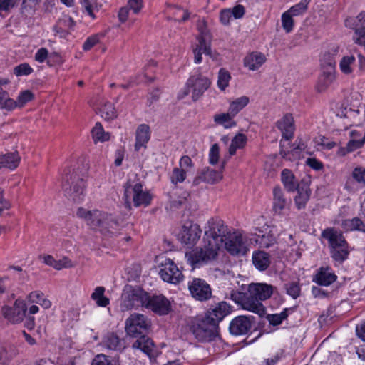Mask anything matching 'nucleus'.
Segmentation results:
<instances>
[{"label":"nucleus","instance_id":"obj_15","mask_svg":"<svg viewBox=\"0 0 365 365\" xmlns=\"http://www.w3.org/2000/svg\"><path fill=\"white\" fill-rule=\"evenodd\" d=\"M223 242L226 250L233 256L244 255L248 250L246 241L239 231L228 233Z\"/></svg>","mask_w":365,"mask_h":365},{"label":"nucleus","instance_id":"obj_14","mask_svg":"<svg viewBox=\"0 0 365 365\" xmlns=\"http://www.w3.org/2000/svg\"><path fill=\"white\" fill-rule=\"evenodd\" d=\"M27 311V305L24 300L16 299L12 307L5 305L1 308V313L5 319L12 324L21 322Z\"/></svg>","mask_w":365,"mask_h":365},{"label":"nucleus","instance_id":"obj_63","mask_svg":"<svg viewBox=\"0 0 365 365\" xmlns=\"http://www.w3.org/2000/svg\"><path fill=\"white\" fill-rule=\"evenodd\" d=\"M229 10L231 12L233 18L235 19H240L242 18L245 14V9L244 6L241 4H237L232 9H229Z\"/></svg>","mask_w":365,"mask_h":365},{"label":"nucleus","instance_id":"obj_2","mask_svg":"<svg viewBox=\"0 0 365 365\" xmlns=\"http://www.w3.org/2000/svg\"><path fill=\"white\" fill-rule=\"evenodd\" d=\"M150 327V320L142 314H132L125 320V329L127 334L138 338L133 343L132 348L140 350L151 359L156 356L157 351L153 340L146 336Z\"/></svg>","mask_w":365,"mask_h":365},{"label":"nucleus","instance_id":"obj_47","mask_svg":"<svg viewBox=\"0 0 365 365\" xmlns=\"http://www.w3.org/2000/svg\"><path fill=\"white\" fill-rule=\"evenodd\" d=\"M231 80V75L230 72L225 68H220L218 72V77L217 85L220 90L225 91L229 86V82Z\"/></svg>","mask_w":365,"mask_h":365},{"label":"nucleus","instance_id":"obj_38","mask_svg":"<svg viewBox=\"0 0 365 365\" xmlns=\"http://www.w3.org/2000/svg\"><path fill=\"white\" fill-rule=\"evenodd\" d=\"M295 307L284 308L280 313L269 314L267 319L270 324L278 326L285 320L288 316L295 311Z\"/></svg>","mask_w":365,"mask_h":365},{"label":"nucleus","instance_id":"obj_60","mask_svg":"<svg viewBox=\"0 0 365 365\" xmlns=\"http://www.w3.org/2000/svg\"><path fill=\"white\" fill-rule=\"evenodd\" d=\"M220 158V147L218 144H213L209 150V163L211 165L217 163Z\"/></svg>","mask_w":365,"mask_h":365},{"label":"nucleus","instance_id":"obj_9","mask_svg":"<svg viewBox=\"0 0 365 365\" xmlns=\"http://www.w3.org/2000/svg\"><path fill=\"white\" fill-rule=\"evenodd\" d=\"M210 81L208 78L201 74L191 76L187 81L185 88L179 93V98H183L190 93H192V98L194 101L208 89L210 86Z\"/></svg>","mask_w":365,"mask_h":365},{"label":"nucleus","instance_id":"obj_19","mask_svg":"<svg viewBox=\"0 0 365 365\" xmlns=\"http://www.w3.org/2000/svg\"><path fill=\"white\" fill-rule=\"evenodd\" d=\"M225 163L223 162L220 170H215L212 168L206 167L203 168L197 176L193 180V184L198 185L200 182H204L208 184H215L222 178V170L225 168Z\"/></svg>","mask_w":365,"mask_h":365},{"label":"nucleus","instance_id":"obj_53","mask_svg":"<svg viewBox=\"0 0 365 365\" xmlns=\"http://www.w3.org/2000/svg\"><path fill=\"white\" fill-rule=\"evenodd\" d=\"M34 72V69L27 63H20L14 68L13 73L17 76H29Z\"/></svg>","mask_w":365,"mask_h":365},{"label":"nucleus","instance_id":"obj_29","mask_svg":"<svg viewBox=\"0 0 365 365\" xmlns=\"http://www.w3.org/2000/svg\"><path fill=\"white\" fill-rule=\"evenodd\" d=\"M335 73L336 71L323 70L316 86L318 92L325 91L332 84L336 78Z\"/></svg>","mask_w":365,"mask_h":365},{"label":"nucleus","instance_id":"obj_37","mask_svg":"<svg viewBox=\"0 0 365 365\" xmlns=\"http://www.w3.org/2000/svg\"><path fill=\"white\" fill-rule=\"evenodd\" d=\"M106 289L104 287H97L91 294V298L96 305L100 307H106L110 304V299L105 296Z\"/></svg>","mask_w":365,"mask_h":365},{"label":"nucleus","instance_id":"obj_23","mask_svg":"<svg viewBox=\"0 0 365 365\" xmlns=\"http://www.w3.org/2000/svg\"><path fill=\"white\" fill-rule=\"evenodd\" d=\"M338 52L339 47L334 46L322 53L320 65L322 70L336 71V56Z\"/></svg>","mask_w":365,"mask_h":365},{"label":"nucleus","instance_id":"obj_39","mask_svg":"<svg viewBox=\"0 0 365 365\" xmlns=\"http://www.w3.org/2000/svg\"><path fill=\"white\" fill-rule=\"evenodd\" d=\"M247 141V138L245 134L237 133L231 140L228 150L230 155H234L238 149L244 148Z\"/></svg>","mask_w":365,"mask_h":365},{"label":"nucleus","instance_id":"obj_20","mask_svg":"<svg viewBox=\"0 0 365 365\" xmlns=\"http://www.w3.org/2000/svg\"><path fill=\"white\" fill-rule=\"evenodd\" d=\"M338 279L337 275L329 266L318 268L313 276L312 281L319 286L329 287Z\"/></svg>","mask_w":365,"mask_h":365},{"label":"nucleus","instance_id":"obj_22","mask_svg":"<svg viewBox=\"0 0 365 365\" xmlns=\"http://www.w3.org/2000/svg\"><path fill=\"white\" fill-rule=\"evenodd\" d=\"M277 128L282 132V138L290 140L295 130L294 120L292 114L287 113L276 123Z\"/></svg>","mask_w":365,"mask_h":365},{"label":"nucleus","instance_id":"obj_35","mask_svg":"<svg viewBox=\"0 0 365 365\" xmlns=\"http://www.w3.org/2000/svg\"><path fill=\"white\" fill-rule=\"evenodd\" d=\"M341 227L346 231H359L365 233V223L358 217L343 220Z\"/></svg>","mask_w":365,"mask_h":365},{"label":"nucleus","instance_id":"obj_26","mask_svg":"<svg viewBox=\"0 0 365 365\" xmlns=\"http://www.w3.org/2000/svg\"><path fill=\"white\" fill-rule=\"evenodd\" d=\"M266 61V56L264 53L258 51H253L247 54L243 61L244 66L250 71L258 70Z\"/></svg>","mask_w":365,"mask_h":365},{"label":"nucleus","instance_id":"obj_55","mask_svg":"<svg viewBox=\"0 0 365 365\" xmlns=\"http://www.w3.org/2000/svg\"><path fill=\"white\" fill-rule=\"evenodd\" d=\"M359 115V110L358 109L352 108H341L338 111L337 115L341 118H346L349 119H355Z\"/></svg>","mask_w":365,"mask_h":365},{"label":"nucleus","instance_id":"obj_33","mask_svg":"<svg viewBox=\"0 0 365 365\" xmlns=\"http://www.w3.org/2000/svg\"><path fill=\"white\" fill-rule=\"evenodd\" d=\"M26 300L31 304H38L46 309H49L52 304L51 301L45 297L44 294L38 290L30 292L26 296Z\"/></svg>","mask_w":365,"mask_h":365},{"label":"nucleus","instance_id":"obj_4","mask_svg":"<svg viewBox=\"0 0 365 365\" xmlns=\"http://www.w3.org/2000/svg\"><path fill=\"white\" fill-rule=\"evenodd\" d=\"M62 178V189L64 195L75 202H81L86 196V175L78 170L68 169L64 171Z\"/></svg>","mask_w":365,"mask_h":365},{"label":"nucleus","instance_id":"obj_52","mask_svg":"<svg viewBox=\"0 0 365 365\" xmlns=\"http://www.w3.org/2000/svg\"><path fill=\"white\" fill-rule=\"evenodd\" d=\"M186 177L187 173L183 168H175L170 175V181L173 184L177 185L184 182Z\"/></svg>","mask_w":365,"mask_h":365},{"label":"nucleus","instance_id":"obj_45","mask_svg":"<svg viewBox=\"0 0 365 365\" xmlns=\"http://www.w3.org/2000/svg\"><path fill=\"white\" fill-rule=\"evenodd\" d=\"M81 4L84 11L94 19L96 18L95 12L98 11L101 7L97 0H81Z\"/></svg>","mask_w":365,"mask_h":365},{"label":"nucleus","instance_id":"obj_56","mask_svg":"<svg viewBox=\"0 0 365 365\" xmlns=\"http://www.w3.org/2000/svg\"><path fill=\"white\" fill-rule=\"evenodd\" d=\"M353 179L359 184L365 186V168L356 167L351 173Z\"/></svg>","mask_w":365,"mask_h":365},{"label":"nucleus","instance_id":"obj_1","mask_svg":"<svg viewBox=\"0 0 365 365\" xmlns=\"http://www.w3.org/2000/svg\"><path fill=\"white\" fill-rule=\"evenodd\" d=\"M230 232L221 219H210L205 227L204 245L185 254L187 264L195 269L215 261L222 243Z\"/></svg>","mask_w":365,"mask_h":365},{"label":"nucleus","instance_id":"obj_6","mask_svg":"<svg viewBox=\"0 0 365 365\" xmlns=\"http://www.w3.org/2000/svg\"><path fill=\"white\" fill-rule=\"evenodd\" d=\"M124 195L123 199L126 207H131V202L135 207H147L152 200V195L148 190L143 189V185L141 182H133L130 180H128L123 185Z\"/></svg>","mask_w":365,"mask_h":365},{"label":"nucleus","instance_id":"obj_51","mask_svg":"<svg viewBox=\"0 0 365 365\" xmlns=\"http://www.w3.org/2000/svg\"><path fill=\"white\" fill-rule=\"evenodd\" d=\"M34 98V94L31 91L29 90L24 91L21 92L16 101H14V103L16 104L15 108L19 107L21 108L24 106L28 102L31 101Z\"/></svg>","mask_w":365,"mask_h":365},{"label":"nucleus","instance_id":"obj_64","mask_svg":"<svg viewBox=\"0 0 365 365\" xmlns=\"http://www.w3.org/2000/svg\"><path fill=\"white\" fill-rule=\"evenodd\" d=\"M245 295L246 293H243L237 290H232L230 293V299L236 304L241 305L242 307Z\"/></svg>","mask_w":365,"mask_h":365},{"label":"nucleus","instance_id":"obj_25","mask_svg":"<svg viewBox=\"0 0 365 365\" xmlns=\"http://www.w3.org/2000/svg\"><path fill=\"white\" fill-rule=\"evenodd\" d=\"M242 309L257 314L260 317L265 314V307L262 303L248 291L244 299Z\"/></svg>","mask_w":365,"mask_h":365},{"label":"nucleus","instance_id":"obj_54","mask_svg":"<svg viewBox=\"0 0 365 365\" xmlns=\"http://www.w3.org/2000/svg\"><path fill=\"white\" fill-rule=\"evenodd\" d=\"M292 15L287 11L282 14V26L287 33H290L294 28V20Z\"/></svg>","mask_w":365,"mask_h":365},{"label":"nucleus","instance_id":"obj_17","mask_svg":"<svg viewBox=\"0 0 365 365\" xmlns=\"http://www.w3.org/2000/svg\"><path fill=\"white\" fill-rule=\"evenodd\" d=\"M189 290L192 296L199 301H206L212 296L210 286L204 279L200 278L194 279L189 284Z\"/></svg>","mask_w":365,"mask_h":365},{"label":"nucleus","instance_id":"obj_24","mask_svg":"<svg viewBox=\"0 0 365 365\" xmlns=\"http://www.w3.org/2000/svg\"><path fill=\"white\" fill-rule=\"evenodd\" d=\"M248 292L262 302L271 297L273 292V287L267 284H251L249 285Z\"/></svg>","mask_w":365,"mask_h":365},{"label":"nucleus","instance_id":"obj_59","mask_svg":"<svg viewBox=\"0 0 365 365\" xmlns=\"http://www.w3.org/2000/svg\"><path fill=\"white\" fill-rule=\"evenodd\" d=\"M101 36V34H96L88 37L83 44V49L85 51L91 50L94 46H96L100 41Z\"/></svg>","mask_w":365,"mask_h":365},{"label":"nucleus","instance_id":"obj_8","mask_svg":"<svg viewBox=\"0 0 365 365\" xmlns=\"http://www.w3.org/2000/svg\"><path fill=\"white\" fill-rule=\"evenodd\" d=\"M148 292L140 287H132L124 290L122 295L120 309L123 312L133 309L145 308Z\"/></svg>","mask_w":365,"mask_h":365},{"label":"nucleus","instance_id":"obj_36","mask_svg":"<svg viewBox=\"0 0 365 365\" xmlns=\"http://www.w3.org/2000/svg\"><path fill=\"white\" fill-rule=\"evenodd\" d=\"M281 180L284 187L289 192H294L299 188L294 174L289 169H284L282 171Z\"/></svg>","mask_w":365,"mask_h":365},{"label":"nucleus","instance_id":"obj_41","mask_svg":"<svg viewBox=\"0 0 365 365\" xmlns=\"http://www.w3.org/2000/svg\"><path fill=\"white\" fill-rule=\"evenodd\" d=\"M356 62L354 56H344L339 62V68L345 75L351 74L354 71V66Z\"/></svg>","mask_w":365,"mask_h":365},{"label":"nucleus","instance_id":"obj_34","mask_svg":"<svg viewBox=\"0 0 365 365\" xmlns=\"http://www.w3.org/2000/svg\"><path fill=\"white\" fill-rule=\"evenodd\" d=\"M235 116L230 111L216 114L213 117L214 122L219 125L223 126L225 129H230L237 126V123L234 120Z\"/></svg>","mask_w":365,"mask_h":365},{"label":"nucleus","instance_id":"obj_49","mask_svg":"<svg viewBox=\"0 0 365 365\" xmlns=\"http://www.w3.org/2000/svg\"><path fill=\"white\" fill-rule=\"evenodd\" d=\"M311 1L312 0H300L299 3L292 6L287 11L293 16L302 15L307 11L308 5Z\"/></svg>","mask_w":365,"mask_h":365},{"label":"nucleus","instance_id":"obj_11","mask_svg":"<svg viewBox=\"0 0 365 365\" xmlns=\"http://www.w3.org/2000/svg\"><path fill=\"white\" fill-rule=\"evenodd\" d=\"M197 43L193 48L194 62L199 64L202 62V55L212 56V35L206 27L199 29V34L196 37Z\"/></svg>","mask_w":365,"mask_h":365},{"label":"nucleus","instance_id":"obj_27","mask_svg":"<svg viewBox=\"0 0 365 365\" xmlns=\"http://www.w3.org/2000/svg\"><path fill=\"white\" fill-rule=\"evenodd\" d=\"M150 129L147 124H140L136 129L135 150L139 151L142 148H145L150 138Z\"/></svg>","mask_w":365,"mask_h":365},{"label":"nucleus","instance_id":"obj_30","mask_svg":"<svg viewBox=\"0 0 365 365\" xmlns=\"http://www.w3.org/2000/svg\"><path fill=\"white\" fill-rule=\"evenodd\" d=\"M273 210L275 213L281 214L288 205L287 200L279 187L273 189Z\"/></svg>","mask_w":365,"mask_h":365},{"label":"nucleus","instance_id":"obj_40","mask_svg":"<svg viewBox=\"0 0 365 365\" xmlns=\"http://www.w3.org/2000/svg\"><path fill=\"white\" fill-rule=\"evenodd\" d=\"M358 134V131L352 130L350 131V136L351 139L346 144L347 152H353L357 149H359L365 144V132L361 139L356 138V135Z\"/></svg>","mask_w":365,"mask_h":365},{"label":"nucleus","instance_id":"obj_62","mask_svg":"<svg viewBox=\"0 0 365 365\" xmlns=\"http://www.w3.org/2000/svg\"><path fill=\"white\" fill-rule=\"evenodd\" d=\"M35 61L38 63H43L46 59L49 60V53L48 51L46 48H39L35 53L34 56Z\"/></svg>","mask_w":365,"mask_h":365},{"label":"nucleus","instance_id":"obj_50","mask_svg":"<svg viewBox=\"0 0 365 365\" xmlns=\"http://www.w3.org/2000/svg\"><path fill=\"white\" fill-rule=\"evenodd\" d=\"M286 293L292 299H297L301 294V287L298 282H289L284 285Z\"/></svg>","mask_w":365,"mask_h":365},{"label":"nucleus","instance_id":"obj_28","mask_svg":"<svg viewBox=\"0 0 365 365\" xmlns=\"http://www.w3.org/2000/svg\"><path fill=\"white\" fill-rule=\"evenodd\" d=\"M20 159L21 158L17 152L0 155V169L7 168L13 170L18 167Z\"/></svg>","mask_w":365,"mask_h":365},{"label":"nucleus","instance_id":"obj_31","mask_svg":"<svg viewBox=\"0 0 365 365\" xmlns=\"http://www.w3.org/2000/svg\"><path fill=\"white\" fill-rule=\"evenodd\" d=\"M104 346L113 351H122L125 348L124 342L114 333H108L103 339Z\"/></svg>","mask_w":365,"mask_h":365},{"label":"nucleus","instance_id":"obj_46","mask_svg":"<svg viewBox=\"0 0 365 365\" xmlns=\"http://www.w3.org/2000/svg\"><path fill=\"white\" fill-rule=\"evenodd\" d=\"M92 137L95 142H105L109 140L110 134L104 131L102 125L100 123H96L95 126L93 128Z\"/></svg>","mask_w":365,"mask_h":365},{"label":"nucleus","instance_id":"obj_32","mask_svg":"<svg viewBox=\"0 0 365 365\" xmlns=\"http://www.w3.org/2000/svg\"><path fill=\"white\" fill-rule=\"evenodd\" d=\"M252 263L258 270H266L270 264L269 254L263 251L255 252L252 254Z\"/></svg>","mask_w":365,"mask_h":365},{"label":"nucleus","instance_id":"obj_7","mask_svg":"<svg viewBox=\"0 0 365 365\" xmlns=\"http://www.w3.org/2000/svg\"><path fill=\"white\" fill-rule=\"evenodd\" d=\"M217 328L218 326L210 322L205 317L204 319L195 320L190 330L199 342L207 343L217 337Z\"/></svg>","mask_w":365,"mask_h":365},{"label":"nucleus","instance_id":"obj_58","mask_svg":"<svg viewBox=\"0 0 365 365\" xmlns=\"http://www.w3.org/2000/svg\"><path fill=\"white\" fill-rule=\"evenodd\" d=\"M277 242L276 237L274 235L268 233L263 235L259 240L261 247L269 248Z\"/></svg>","mask_w":365,"mask_h":365},{"label":"nucleus","instance_id":"obj_5","mask_svg":"<svg viewBox=\"0 0 365 365\" xmlns=\"http://www.w3.org/2000/svg\"><path fill=\"white\" fill-rule=\"evenodd\" d=\"M322 236L329 242L330 256L336 264H341L348 259L349 245L343 235L334 228H327Z\"/></svg>","mask_w":365,"mask_h":365},{"label":"nucleus","instance_id":"obj_18","mask_svg":"<svg viewBox=\"0 0 365 365\" xmlns=\"http://www.w3.org/2000/svg\"><path fill=\"white\" fill-rule=\"evenodd\" d=\"M232 311V307L226 302H220L207 310L205 317L212 322L216 326L221 322L226 316L229 315Z\"/></svg>","mask_w":365,"mask_h":365},{"label":"nucleus","instance_id":"obj_3","mask_svg":"<svg viewBox=\"0 0 365 365\" xmlns=\"http://www.w3.org/2000/svg\"><path fill=\"white\" fill-rule=\"evenodd\" d=\"M76 215L84 220L87 225L93 229H98L105 235H115L123 227V220L120 217L99 210H88L79 207Z\"/></svg>","mask_w":365,"mask_h":365},{"label":"nucleus","instance_id":"obj_21","mask_svg":"<svg viewBox=\"0 0 365 365\" xmlns=\"http://www.w3.org/2000/svg\"><path fill=\"white\" fill-rule=\"evenodd\" d=\"M344 25L346 28L354 30L353 38H359L361 41V37L365 36V11L361 12L356 16H350L345 19Z\"/></svg>","mask_w":365,"mask_h":365},{"label":"nucleus","instance_id":"obj_13","mask_svg":"<svg viewBox=\"0 0 365 365\" xmlns=\"http://www.w3.org/2000/svg\"><path fill=\"white\" fill-rule=\"evenodd\" d=\"M159 275L164 282L173 284H179L184 278L177 264L168 258L161 263Z\"/></svg>","mask_w":365,"mask_h":365},{"label":"nucleus","instance_id":"obj_44","mask_svg":"<svg viewBox=\"0 0 365 365\" xmlns=\"http://www.w3.org/2000/svg\"><path fill=\"white\" fill-rule=\"evenodd\" d=\"M14 100L9 98V93L0 86V108L11 111L15 109Z\"/></svg>","mask_w":365,"mask_h":365},{"label":"nucleus","instance_id":"obj_16","mask_svg":"<svg viewBox=\"0 0 365 365\" xmlns=\"http://www.w3.org/2000/svg\"><path fill=\"white\" fill-rule=\"evenodd\" d=\"M255 322L253 316L240 315L235 317L230 323L229 330L231 334L241 336L247 334Z\"/></svg>","mask_w":365,"mask_h":365},{"label":"nucleus","instance_id":"obj_42","mask_svg":"<svg viewBox=\"0 0 365 365\" xmlns=\"http://www.w3.org/2000/svg\"><path fill=\"white\" fill-rule=\"evenodd\" d=\"M249 98L245 96L237 98L230 103L228 111L236 116L249 103Z\"/></svg>","mask_w":365,"mask_h":365},{"label":"nucleus","instance_id":"obj_48","mask_svg":"<svg viewBox=\"0 0 365 365\" xmlns=\"http://www.w3.org/2000/svg\"><path fill=\"white\" fill-rule=\"evenodd\" d=\"M297 195L294 198L295 204L299 210L304 208L309 198V190L307 187L304 190L300 191L299 188L297 190Z\"/></svg>","mask_w":365,"mask_h":365},{"label":"nucleus","instance_id":"obj_61","mask_svg":"<svg viewBox=\"0 0 365 365\" xmlns=\"http://www.w3.org/2000/svg\"><path fill=\"white\" fill-rule=\"evenodd\" d=\"M17 351L15 349H13L11 354H9L6 347L0 344V362L7 363L10 361L15 355H16Z\"/></svg>","mask_w":365,"mask_h":365},{"label":"nucleus","instance_id":"obj_12","mask_svg":"<svg viewBox=\"0 0 365 365\" xmlns=\"http://www.w3.org/2000/svg\"><path fill=\"white\" fill-rule=\"evenodd\" d=\"M145 309L153 313L163 316L167 315L172 309L170 301L163 294H147Z\"/></svg>","mask_w":365,"mask_h":365},{"label":"nucleus","instance_id":"obj_10","mask_svg":"<svg viewBox=\"0 0 365 365\" xmlns=\"http://www.w3.org/2000/svg\"><path fill=\"white\" fill-rule=\"evenodd\" d=\"M202 235V230L199 225L191 221L185 222L180 227L177 237L180 243L187 248L196 245Z\"/></svg>","mask_w":365,"mask_h":365},{"label":"nucleus","instance_id":"obj_57","mask_svg":"<svg viewBox=\"0 0 365 365\" xmlns=\"http://www.w3.org/2000/svg\"><path fill=\"white\" fill-rule=\"evenodd\" d=\"M91 365H117V362L110 360L105 354H100L96 355L92 361Z\"/></svg>","mask_w":365,"mask_h":365},{"label":"nucleus","instance_id":"obj_43","mask_svg":"<svg viewBox=\"0 0 365 365\" xmlns=\"http://www.w3.org/2000/svg\"><path fill=\"white\" fill-rule=\"evenodd\" d=\"M98 110L101 116L106 120H113L117 116L115 107L110 102H105Z\"/></svg>","mask_w":365,"mask_h":365}]
</instances>
